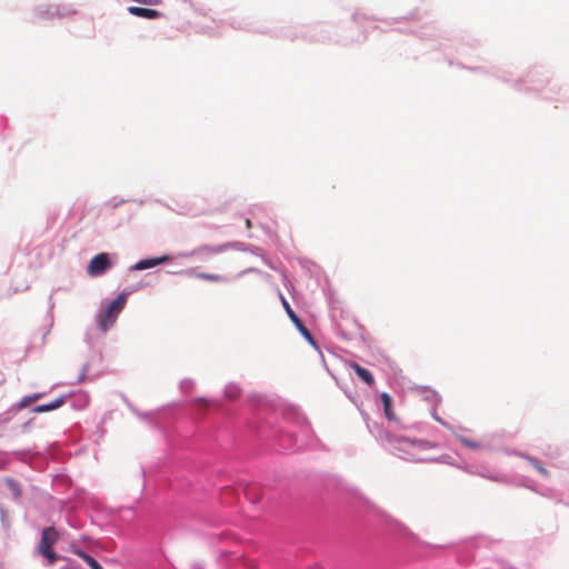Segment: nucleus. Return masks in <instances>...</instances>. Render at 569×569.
Masks as SVG:
<instances>
[{"instance_id": "1", "label": "nucleus", "mask_w": 569, "mask_h": 569, "mask_svg": "<svg viewBox=\"0 0 569 569\" xmlns=\"http://www.w3.org/2000/svg\"><path fill=\"white\" fill-rule=\"evenodd\" d=\"M127 302L126 295L121 293L108 305L103 313L99 317V327L101 331H107L118 318V315L124 308Z\"/></svg>"}, {"instance_id": "2", "label": "nucleus", "mask_w": 569, "mask_h": 569, "mask_svg": "<svg viewBox=\"0 0 569 569\" xmlns=\"http://www.w3.org/2000/svg\"><path fill=\"white\" fill-rule=\"evenodd\" d=\"M59 538L58 531L53 527L44 528L38 546V552L46 557L50 563L57 561V555L52 550L53 545Z\"/></svg>"}, {"instance_id": "3", "label": "nucleus", "mask_w": 569, "mask_h": 569, "mask_svg": "<svg viewBox=\"0 0 569 569\" xmlns=\"http://www.w3.org/2000/svg\"><path fill=\"white\" fill-rule=\"evenodd\" d=\"M110 267H111V261L109 259L108 253L102 252V253L94 256L90 260V262L87 267V272L91 277H97V276L104 273Z\"/></svg>"}, {"instance_id": "4", "label": "nucleus", "mask_w": 569, "mask_h": 569, "mask_svg": "<svg viewBox=\"0 0 569 569\" xmlns=\"http://www.w3.org/2000/svg\"><path fill=\"white\" fill-rule=\"evenodd\" d=\"M282 305L283 308L290 318V320L293 322L296 328L299 330V332L306 337L308 340H312L310 331L306 328L303 322L300 320V318L296 315V312L291 309L289 302L282 297Z\"/></svg>"}, {"instance_id": "5", "label": "nucleus", "mask_w": 569, "mask_h": 569, "mask_svg": "<svg viewBox=\"0 0 569 569\" xmlns=\"http://www.w3.org/2000/svg\"><path fill=\"white\" fill-rule=\"evenodd\" d=\"M347 366L351 369L355 370V372L357 373V376L365 382L367 383L368 386H373L375 385V378L372 376V373L363 368L362 366H360L358 362H355V361H349L347 363Z\"/></svg>"}, {"instance_id": "6", "label": "nucleus", "mask_w": 569, "mask_h": 569, "mask_svg": "<svg viewBox=\"0 0 569 569\" xmlns=\"http://www.w3.org/2000/svg\"><path fill=\"white\" fill-rule=\"evenodd\" d=\"M129 13L136 17L144 18V19H158L161 17V12L150 8L142 7H129Z\"/></svg>"}, {"instance_id": "7", "label": "nucleus", "mask_w": 569, "mask_h": 569, "mask_svg": "<svg viewBox=\"0 0 569 569\" xmlns=\"http://www.w3.org/2000/svg\"><path fill=\"white\" fill-rule=\"evenodd\" d=\"M167 260H168L167 256L159 257V258H152V259H143V260H140L139 262H137L133 266V269L134 270H144V269L153 268V267H157V266L166 262Z\"/></svg>"}, {"instance_id": "8", "label": "nucleus", "mask_w": 569, "mask_h": 569, "mask_svg": "<svg viewBox=\"0 0 569 569\" xmlns=\"http://www.w3.org/2000/svg\"><path fill=\"white\" fill-rule=\"evenodd\" d=\"M64 402H66V398L63 396H61L50 403L40 405V406L34 407L32 409V412L42 413V412L52 411V410H56V409L60 408L61 406H63Z\"/></svg>"}, {"instance_id": "9", "label": "nucleus", "mask_w": 569, "mask_h": 569, "mask_svg": "<svg viewBox=\"0 0 569 569\" xmlns=\"http://www.w3.org/2000/svg\"><path fill=\"white\" fill-rule=\"evenodd\" d=\"M71 552L81 558L91 569H103L96 559L74 546L71 547Z\"/></svg>"}, {"instance_id": "10", "label": "nucleus", "mask_w": 569, "mask_h": 569, "mask_svg": "<svg viewBox=\"0 0 569 569\" xmlns=\"http://www.w3.org/2000/svg\"><path fill=\"white\" fill-rule=\"evenodd\" d=\"M398 448L400 450H405L407 448H420V449H427L428 442L423 440H410V439H399L398 440Z\"/></svg>"}, {"instance_id": "11", "label": "nucleus", "mask_w": 569, "mask_h": 569, "mask_svg": "<svg viewBox=\"0 0 569 569\" xmlns=\"http://www.w3.org/2000/svg\"><path fill=\"white\" fill-rule=\"evenodd\" d=\"M188 273L193 274L198 279L207 280V281H211V282L226 281V278L220 274L207 273V272H193V270H189Z\"/></svg>"}, {"instance_id": "12", "label": "nucleus", "mask_w": 569, "mask_h": 569, "mask_svg": "<svg viewBox=\"0 0 569 569\" xmlns=\"http://www.w3.org/2000/svg\"><path fill=\"white\" fill-rule=\"evenodd\" d=\"M230 247H231V244H229V243L219 244V246L206 244V246L200 247L199 251L208 252V253H219V252H223V251L228 250Z\"/></svg>"}, {"instance_id": "13", "label": "nucleus", "mask_w": 569, "mask_h": 569, "mask_svg": "<svg viewBox=\"0 0 569 569\" xmlns=\"http://www.w3.org/2000/svg\"><path fill=\"white\" fill-rule=\"evenodd\" d=\"M42 397H43V393H33L30 396H26L19 401L18 409H24L28 406H30L32 402H36L39 399H41Z\"/></svg>"}, {"instance_id": "14", "label": "nucleus", "mask_w": 569, "mask_h": 569, "mask_svg": "<svg viewBox=\"0 0 569 569\" xmlns=\"http://www.w3.org/2000/svg\"><path fill=\"white\" fill-rule=\"evenodd\" d=\"M381 401L383 403L386 417L388 419H391L392 418V412H391L392 399H391V397L388 393L383 392L381 395Z\"/></svg>"}, {"instance_id": "15", "label": "nucleus", "mask_w": 569, "mask_h": 569, "mask_svg": "<svg viewBox=\"0 0 569 569\" xmlns=\"http://www.w3.org/2000/svg\"><path fill=\"white\" fill-rule=\"evenodd\" d=\"M528 460L531 463V466L536 470H538L542 476L547 477L549 475L548 470L546 468H543V466L540 463V461H538L535 458H529Z\"/></svg>"}, {"instance_id": "16", "label": "nucleus", "mask_w": 569, "mask_h": 569, "mask_svg": "<svg viewBox=\"0 0 569 569\" xmlns=\"http://www.w3.org/2000/svg\"><path fill=\"white\" fill-rule=\"evenodd\" d=\"M459 440L463 446L471 448V449H479L481 447V445L479 442L473 441L468 438H465V437H459Z\"/></svg>"}, {"instance_id": "17", "label": "nucleus", "mask_w": 569, "mask_h": 569, "mask_svg": "<svg viewBox=\"0 0 569 569\" xmlns=\"http://www.w3.org/2000/svg\"><path fill=\"white\" fill-rule=\"evenodd\" d=\"M258 491V488L254 486L248 487L244 491L248 499H250L253 502H257L259 500V497L256 495Z\"/></svg>"}, {"instance_id": "18", "label": "nucleus", "mask_w": 569, "mask_h": 569, "mask_svg": "<svg viewBox=\"0 0 569 569\" xmlns=\"http://www.w3.org/2000/svg\"><path fill=\"white\" fill-rule=\"evenodd\" d=\"M6 482L14 496H20L21 491L19 485L13 479H7Z\"/></svg>"}, {"instance_id": "19", "label": "nucleus", "mask_w": 569, "mask_h": 569, "mask_svg": "<svg viewBox=\"0 0 569 569\" xmlns=\"http://www.w3.org/2000/svg\"><path fill=\"white\" fill-rule=\"evenodd\" d=\"M239 390L237 388H228L226 395L230 399H236L239 396Z\"/></svg>"}, {"instance_id": "20", "label": "nucleus", "mask_w": 569, "mask_h": 569, "mask_svg": "<svg viewBox=\"0 0 569 569\" xmlns=\"http://www.w3.org/2000/svg\"><path fill=\"white\" fill-rule=\"evenodd\" d=\"M246 227H247L248 229H250V228H251V220H250V219H246Z\"/></svg>"}]
</instances>
